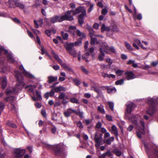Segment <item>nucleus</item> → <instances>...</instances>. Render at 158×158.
I'll list each match as a JSON object with an SVG mask.
<instances>
[{"mask_svg":"<svg viewBox=\"0 0 158 158\" xmlns=\"http://www.w3.org/2000/svg\"><path fill=\"white\" fill-rule=\"evenodd\" d=\"M76 110L72 109L71 108L68 109L66 110L64 112V114L66 117H69L72 113H75Z\"/></svg>","mask_w":158,"mask_h":158,"instance_id":"4468645a","label":"nucleus"},{"mask_svg":"<svg viewBox=\"0 0 158 158\" xmlns=\"http://www.w3.org/2000/svg\"><path fill=\"white\" fill-rule=\"evenodd\" d=\"M76 33L77 35L80 37L82 38L85 37V35L84 33L81 32L79 30L77 29L76 31Z\"/></svg>","mask_w":158,"mask_h":158,"instance_id":"c756f323","label":"nucleus"},{"mask_svg":"<svg viewBox=\"0 0 158 158\" xmlns=\"http://www.w3.org/2000/svg\"><path fill=\"white\" fill-rule=\"evenodd\" d=\"M76 29V27L74 26H70L69 27V30L68 31L69 32L72 33L73 34H74V31Z\"/></svg>","mask_w":158,"mask_h":158,"instance_id":"72a5a7b5","label":"nucleus"},{"mask_svg":"<svg viewBox=\"0 0 158 158\" xmlns=\"http://www.w3.org/2000/svg\"><path fill=\"white\" fill-rule=\"evenodd\" d=\"M48 82L49 83H51L57 80V77H53L51 76L48 77Z\"/></svg>","mask_w":158,"mask_h":158,"instance_id":"4be33fe9","label":"nucleus"},{"mask_svg":"<svg viewBox=\"0 0 158 158\" xmlns=\"http://www.w3.org/2000/svg\"><path fill=\"white\" fill-rule=\"evenodd\" d=\"M15 77L18 81L19 85H17L16 89L15 88L10 87L7 89L6 90V94L8 95L12 94H15L18 91V89H20L23 87L25 85L23 81V77L21 74L18 71L15 72Z\"/></svg>","mask_w":158,"mask_h":158,"instance_id":"f257e3e1","label":"nucleus"},{"mask_svg":"<svg viewBox=\"0 0 158 158\" xmlns=\"http://www.w3.org/2000/svg\"><path fill=\"white\" fill-rule=\"evenodd\" d=\"M32 98L33 100L34 101L38 100L40 99V94L39 92L37 91L35 93H34L33 94V96L32 97Z\"/></svg>","mask_w":158,"mask_h":158,"instance_id":"412c9836","label":"nucleus"},{"mask_svg":"<svg viewBox=\"0 0 158 158\" xmlns=\"http://www.w3.org/2000/svg\"><path fill=\"white\" fill-rule=\"evenodd\" d=\"M82 44V41L81 40H77L75 42V45L76 46H81Z\"/></svg>","mask_w":158,"mask_h":158,"instance_id":"864d4df0","label":"nucleus"},{"mask_svg":"<svg viewBox=\"0 0 158 158\" xmlns=\"http://www.w3.org/2000/svg\"><path fill=\"white\" fill-rule=\"evenodd\" d=\"M55 90L56 92H59L61 91H64L66 90V89L61 86H59L55 88Z\"/></svg>","mask_w":158,"mask_h":158,"instance_id":"cd10ccee","label":"nucleus"},{"mask_svg":"<svg viewBox=\"0 0 158 158\" xmlns=\"http://www.w3.org/2000/svg\"><path fill=\"white\" fill-rule=\"evenodd\" d=\"M41 54L42 55H44V54H45L46 55H48V56H49L48 55V52L46 51V50L43 47H41Z\"/></svg>","mask_w":158,"mask_h":158,"instance_id":"a18cd8bd","label":"nucleus"},{"mask_svg":"<svg viewBox=\"0 0 158 158\" xmlns=\"http://www.w3.org/2000/svg\"><path fill=\"white\" fill-rule=\"evenodd\" d=\"M66 50L73 57H76L77 56V52L76 50L73 48L74 46V44L72 43L68 44L66 45Z\"/></svg>","mask_w":158,"mask_h":158,"instance_id":"39448f33","label":"nucleus"},{"mask_svg":"<svg viewBox=\"0 0 158 158\" xmlns=\"http://www.w3.org/2000/svg\"><path fill=\"white\" fill-rule=\"evenodd\" d=\"M116 89L114 88L108 89H107V92L108 93H111L114 92L116 91Z\"/></svg>","mask_w":158,"mask_h":158,"instance_id":"de8ad7c7","label":"nucleus"},{"mask_svg":"<svg viewBox=\"0 0 158 158\" xmlns=\"http://www.w3.org/2000/svg\"><path fill=\"white\" fill-rule=\"evenodd\" d=\"M134 42L136 44H137L139 46L141 47L143 49L145 50H147V48L143 47V45L142 44L140 40L138 39L135 40L134 41Z\"/></svg>","mask_w":158,"mask_h":158,"instance_id":"c85d7f7f","label":"nucleus"},{"mask_svg":"<svg viewBox=\"0 0 158 158\" xmlns=\"http://www.w3.org/2000/svg\"><path fill=\"white\" fill-rule=\"evenodd\" d=\"M12 1L15 4L16 6L19 7L22 9L24 8L25 6L23 4L21 3L17 0H12Z\"/></svg>","mask_w":158,"mask_h":158,"instance_id":"6ab92c4d","label":"nucleus"},{"mask_svg":"<svg viewBox=\"0 0 158 158\" xmlns=\"http://www.w3.org/2000/svg\"><path fill=\"white\" fill-rule=\"evenodd\" d=\"M112 156L111 153L109 151H108L107 152L102 154L101 155L99 156L100 157L102 158H105L106 156L108 157H110Z\"/></svg>","mask_w":158,"mask_h":158,"instance_id":"393cba45","label":"nucleus"},{"mask_svg":"<svg viewBox=\"0 0 158 158\" xmlns=\"http://www.w3.org/2000/svg\"><path fill=\"white\" fill-rule=\"evenodd\" d=\"M52 148L56 155H60L62 153L63 148L62 145L60 144H57L53 146Z\"/></svg>","mask_w":158,"mask_h":158,"instance_id":"1a4fd4ad","label":"nucleus"},{"mask_svg":"<svg viewBox=\"0 0 158 158\" xmlns=\"http://www.w3.org/2000/svg\"><path fill=\"white\" fill-rule=\"evenodd\" d=\"M61 18V16H55L51 18L50 20V22L52 23H56L58 22H61L62 21H60V18Z\"/></svg>","mask_w":158,"mask_h":158,"instance_id":"a211bd4d","label":"nucleus"},{"mask_svg":"<svg viewBox=\"0 0 158 158\" xmlns=\"http://www.w3.org/2000/svg\"><path fill=\"white\" fill-rule=\"evenodd\" d=\"M98 111L102 114H104L105 113V111L104 109V106L102 104L98 106Z\"/></svg>","mask_w":158,"mask_h":158,"instance_id":"7c9ffc66","label":"nucleus"},{"mask_svg":"<svg viewBox=\"0 0 158 158\" xmlns=\"http://www.w3.org/2000/svg\"><path fill=\"white\" fill-rule=\"evenodd\" d=\"M76 112L75 114L77 115H78L81 118H83V112H78L76 110Z\"/></svg>","mask_w":158,"mask_h":158,"instance_id":"8fccbe9b","label":"nucleus"},{"mask_svg":"<svg viewBox=\"0 0 158 158\" xmlns=\"http://www.w3.org/2000/svg\"><path fill=\"white\" fill-rule=\"evenodd\" d=\"M56 30L54 29H52L51 30L47 29L45 31L46 34L48 36L51 35V33H52L54 34L56 33Z\"/></svg>","mask_w":158,"mask_h":158,"instance_id":"5701e85b","label":"nucleus"},{"mask_svg":"<svg viewBox=\"0 0 158 158\" xmlns=\"http://www.w3.org/2000/svg\"><path fill=\"white\" fill-rule=\"evenodd\" d=\"M6 155L3 149L1 148L0 150V157L3 158L6 156Z\"/></svg>","mask_w":158,"mask_h":158,"instance_id":"4c0bfd02","label":"nucleus"},{"mask_svg":"<svg viewBox=\"0 0 158 158\" xmlns=\"http://www.w3.org/2000/svg\"><path fill=\"white\" fill-rule=\"evenodd\" d=\"M100 51L101 54L98 57V59L99 60L102 61L103 60V57L105 56L104 52L108 53L107 50L108 48L107 44L105 43H102L101 45Z\"/></svg>","mask_w":158,"mask_h":158,"instance_id":"20e7f679","label":"nucleus"},{"mask_svg":"<svg viewBox=\"0 0 158 158\" xmlns=\"http://www.w3.org/2000/svg\"><path fill=\"white\" fill-rule=\"evenodd\" d=\"M12 20L14 22H15L16 23H20V21H19V20L16 18H13Z\"/></svg>","mask_w":158,"mask_h":158,"instance_id":"69168bd1","label":"nucleus"},{"mask_svg":"<svg viewBox=\"0 0 158 158\" xmlns=\"http://www.w3.org/2000/svg\"><path fill=\"white\" fill-rule=\"evenodd\" d=\"M124 44L125 47L127 48L130 51H133V49L132 48L131 45L127 43V42L125 41L124 42Z\"/></svg>","mask_w":158,"mask_h":158,"instance_id":"f704fd0d","label":"nucleus"},{"mask_svg":"<svg viewBox=\"0 0 158 158\" xmlns=\"http://www.w3.org/2000/svg\"><path fill=\"white\" fill-rule=\"evenodd\" d=\"M70 101L72 103H77L78 101L77 99L75 98H72L70 99Z\"/></svg>","mask_w":158,"mask_h":158,"instance_id":"6e6d98bb","label":"nucleus"},{"mask_svg":"<svg viewBox=\"0 0 158 158\" xmlns=\"http://www.w3.org/2000/svg\"><path fill=\"white\" fill-rule=\"evenodd\" d=\"M65 73L64 72H61L60 73V76L59 77V80L60 81H63L65 80Z\"/></svg>","mask_w":158,"mask_h":158,"instance_id":"b1692460","label":"nucleus"},{"mask_svg":"<svg viewBox=\"0 0 158 158\" xmlns=\"http://www.w3.org/2000/svg\"><path fill=\"white\" fill-rule=\"evenodd\" d=\"M41 114L42 115L44 118L46 117V112L45 110H42L41 111Z\"/></svg>","mask_w":158,"mask_h":158,"instance_id":"bf43d9fd","label":"nucleus"},{"mask_svg":"<svg viewBox=\"0 0 158 158\" xmlns=\"http://www.w3.org/2000/svg\"><path fill=\"white\" fill-rule=\"evenodd\" d=\"M89 55V52H86L82 55V58L84 60L88 58V57Z\"/></svg>","mask_w":158,"mask_h":158,"instance_id":"603ef678","label":"nucleus"},{"mask_svg":"<svg viewBox=\"0 0 158 158\" xmlns=\"http://www.w3.org/2000/svg\"><path fill=\"white\" fill-rule=\"evenodd\" d=\"M102 75L104 77H109V74L107 73H106L104 72L101 73Z\"/></svg>","mask_w":158,"mask_h":158,"instance_id":"0e129e2a","label":"nucleus"},{"mask_svg":"<svg viewBox=\"0 0 158 158\" xmlns=\"http://www.w3.org/2000/svg\"><path fill=\"white\" fill-rule=\"evenodd\" d=\"M123 72L124 71L123 70H121L118 69L115 71V73L117 74H118V76H120L122 75L123 73Z\"/></svg>","mask_w":158,"mask_h":158,"instance_id":"49530a36","label":"nucleus"},{"mask_svg":"<svg viewBox=\"0 0 158 158\" xmlns=\"http://www.w3.org/2000/svg\"><path fill=\"white\" fill-rule=\"evenodd\" d=\"M107 46L108 48V49L107 50V52H108V51L109 50H110L111 52H112L113 53H115L116 52V51H115V50L114 48L113 47H110V48H109L108 46L107 45Z\"/></svg>","mask_w":158,"mask_h":158,"instance_id":"4d7b16f0","label":"nucleus"},{"mask_svg":"<svg viewBox=\"0 0 158 158\" xmlns=\"http://www.w3.org/2000/svg\"><path fill=\"white\" fill-rule=\"evenodd\" d=\"M83 10H85L82 7H79L76 8L75 10H71L72 13L73 12V15H74L81 12L82 13Z\"/></svg>","mask_w":158,"mask_h":158,"instance_id":"f3484780","label":"nucleus"},{"mask_svg":"<svg viewBox=\"0 0 158 158\" xmlns=\"http://www.w3.org/2000/svg\"><path fill=\"white\" fill-rule=\"evenodd\" d=\"M89 35L90 36H92V35H94V31L91 27H90L89 28Z\"/></svg>","mask_w":158,"mask_h":158,"instance_id":"09e8293b","label":"nucleus"},{"mask_svg":"<svg viewBox=\"0 0 158 158\" xmlns=\"http://www.w3.org/2000/svg\"><path fill=\"white\" fill-rule=\"evenodd\" d=\"M6 124L9 127H12L13 128H16V126L15 124L12 123L10 121H7L6 123Z\"/></svg>","mask_w":158,"mask_h":158,"instance_id":"79ce46f5","label":"nucleus"},{"mask_svg":"<svg viewBox=\"0 0 158 158\" xmlns=\"http://www.w3.org/2000/svg\"><path fill=\"white\" fill-rule=\"evenodd\" d=\"M36 87V86L35 85H29L25 87V88H29V90L33 93L35 91V90H34V89H35Z\"/></svg>","mask_w":158,"mask_h":158,"instance_id":"58836bf2","label":"nucleus"},{"mask_svg":"<svg viewBox=\"0 0 158 158\" xmlns=\"http://www.w3.org/2000/svg\"><path fill=\"white\" fill-rule=\"evenodd\" d=\"M34 33L36 35L37 41L38 43L40 44V39L38 35L39 34V32L38 30L36 29H32Z\"/></svg>","mask_w":158,"mask_h":158,"instance_id":"2f4dec72","label":"nucleus"},{"mask_svg":"<svg viewBox=\"0 0 158 158\" xmlns=\"http://www.w3.org/2000/svg\"><path fill=\"white\" fill-rule=\"evenodd\" d=\"M112 132L116 136H118V133L117 127L115 125H113L111 127Z\"/></svg>","mask_w":158,"mask_h":158,"instance_id":"bb28decb","label":"nucleus"},{"mask_svg":"<svg viewBox=\"0 0 158 158\" xmlns=\"http://www.w3.org/2000/svg\"><path fill=\"white\" fill-rule=\"evenodd\" d=\"M72 12L71 10L65 12V15L62 16L60 18V21L64 20L72 21L73 19V17L71 15Z\"/></svg>","mask_w":158,"mask_h":158,"instance_id":"6e6552de","label":"nucleus"},{"mask_svg":"<svg viewBox=\"0 0 158 158\" xmlns=\"http://www.w3.org/2000/svg\"><path fill=\"white\" fill-rule=\"evenodd\" d=\"M19 69L23 74L27 77L30 78H35L34 76L32 74H30L27 71L24 69L23 65H21L19 67Z\"/></svg>","mask_w":158,"mask_h":158,"instance_id":"9b49d317","label":"nucleus"},{"mask_svg":"<svg viewBox=\"0 0 158 158\" xmlns=\"http://www.w3.org/2000/svg\"><path fill=\"white\" fill-rule=\"evenodd\" d=\"M125 74L126 75V78L128 80L132 79L135 78L133 73L131 71L126 72Z\"/></svg>","mask_w":158,"mask_h":158,"instance_id":"dca6fc26","label":"nucleus"},{"mask_svg":"<svg viewBox=\"0 0 158 158\" xmlns=\"http://www.w3.org/2000/svg\"><path fill=\"white\" fill-rule=\"evenodd\" d=\"M81 68L82 71L85 74H88L89 73V72L86 70L85 68L82 66L81 67Z\"/></svg>","mask_w":158,"mask_h":158,"instance_id":"5fc2aeb1","label":"nucleus"},{"mask_svg":"<svg viewBox=\"0 0 158 158\" xmlns=\"http://www.w3.org/2000/svg\"><path fill=\"white\" fill-rule=\"evenodd\" d=\"M140 124L142 125V127H139L137 131V135L139 138H141L142 136L145 134V124L143 120L140 121Z\"/></svg>","mask_w":158,"mask_h":158,"instance_id":"423d86ee","label":"nucleus"},{"mask_svg":"<svg viewBox=\"0 0 158 158\" xmlns=\"http://www.w3.org/2000/svg\"><path fill=\"white\" fill-rule=\"evenodd\" d=\"M73 81L74 83L77 86L81 84L80 81L77 79H73Z\"/></svg>","mask_w":158,"mask_h":158,"instance_id":"37998d69","label":"nucleus"},{"mask_svg":"<svg viewBox=\"0 0 158 158\" xmlns=\"http://www.w3.org/2000/svg\"><path fill=\"white\" fill-rule=\"evenodd\" d=\"M101 30L102 31H110V28L109 27L106 26L104 24H103L101 27Z\"/></svg>","mask_w":158,"mask_h":158,"instance_id":"a878e982","label":"nucleus"},{"mask_svg":"<svg viewBox=\"0 0 158 158\" xmlns=\"http://www.w3.org/2000/svg\"><path fill=\"white\" fill-rule=\"evenodd\" d=\"M110 30H111L113 31H117L118 28L117 27V26L115 25H111L110 27Z\"/></svg>","mask_w":158,"mask_h":158,"instance_id":"ea45409f","label":"nucleus"},{"mask_svg":"<svg viewBox=\"0 0 158 158\" xmlns=\"http://www.w3.org/2000/svg\"><path fill=\"white\" fill-rule=\"evenodd\" d=\"M1 82L2 88L4 89L7 86V79L6 77H0V82Z\"/></svg>","mask_w":158,"mask_h":158,"instance_id":"2eb2a0df","label":"nucleus"},{"mask_svg":"<svg viewBox=\"0 0 158 158\" xmlns=\"http://www.w3.org/2000/svg\"><path fill=\"white\" fill-rule=\"evenodd\" d=\"M107 10L106 9L104 8L102 10V13L103 15H105L107 13Z\"/></svg>","mask_w":158,"mask_h":158,"instance_id":"680f3d73","label":"nucleus"},{"mask_svg":"<svg viewBox=\"0 0 158 158\" xmlns=\"http://www.w3.org/2000/svg\"><path fill=\"white\" fill-rule=\"evenodd\" d=\"M65 94L64 93H61L59 96V98L60 99L63 98L65 97Z\"/></svg>","mask_w":158,"mask_h":158,"instance_id":"e2e57ef3","label":"nucleus"},{"mask_svg":"<svg viewBox=\"0 0 158 158\" xmlns=\"http://www.w3.org/2000/svg\"><path fill=\"white\" fill-rule=\"evenodd\" d=\"M53 68L55 70H59L60 69V67L58 65H54L52 66Z\"/></svg>","mask_w":158,"mask_h":158,"instance_id":"774afa93","label":"nucleus"},{"mask_svg":"<svg viewBox=\"0 0 158 158\" xmlns=\"http://www.w3.org/2000/svg\"><path fill=\"white\" fill-rule=\"evenodd\" d=\"M86 11L83 10L78 18L79 23L81 25H82L83 23L84 17H86Z\"/></svg>","mask_w":158,"mask_h":158,"instance_id":"ddd939ff","label":"nucleus"},{"mask_svg":"<svg viewBox=\"0 0 158 158\" xmlns=\"http://www.w3.org/2000/svg\"><path fill=\"white\" fill-rule=\"evenodd\" d=\"M101 137H98L97 134L96 133L94 136V140L96 143L95 146L98 149L101 143Z\"/></svg>","mask_w":158,"mask_h":158,"instance_id":"f8f14e48","label":"nucleus"},{"mask_svg":"<svg viewBox=\"0 0 158 158\" xmlns=\"http://www.w3.org/2000/svg\"><path fill=\"white\" fill-rule=\"evenodd\" d=\"M3 52L7 56L8 61L11 63H14L15 60L12 56V54L10 53H8L7 50L5 49L0 46V53Z\"/></svg>","mask_w":158,"mask_h":158,"instance_id":"9d476101","label":"nucleus"},{"mask_svg":"<svg viewBox=\"0 0 158 158\" xmlns=\"http://www.w3.org/2000/svg\"><path fill=\"white\" fill-rule=\"evenodd\" d=\"M133 126L132 125H129L127 128V130L129 131H132L133 129Z\"/></svg>","mask_w":158,"mask_h":158,"instance_id":"13d9d810","label":"nucleus"},{"mask_svg":"<svg viewBox=\"0 0 158 158\" xmlns=\"http://www.w3.org/2000/svg\"><path fill=\"white\" fill-rule=\"evenodd\" d=\"M51 53L53 56L58 61L59 63L61 60L59 57L54 52L52 51Z\"/></svg>","mask_w":158,"mask_h":158,"instance_id":"c9c22d12","label":"nucleus"},{"mask_svg":"<svg viewBox=\"0 0 158 158\" xmlns=\"http://www.w3.org/2000/svg\"><path fill=\"white\" fill-rule=\"evenodd\" d=\"M124 83V80L123 79H120L116 81L115 84L116 85H121L123 84Z\"/></svg>","mask_w":158,"mask_h":158,"instance_id":"c03bdc74","label":"nucleus"},{"mask_svg":"<svg viewBox=\"0 0 158 158\" xmlns=\"http://www.w3.org/2000/svg\"><path fill=\"white\" fill-rule=\"evenodd\" d=\"M157 102L158 104V98L154 97L153 98L149 99L148 100V103L150 104L149 108L147 110V114L152 115L155 113L156 111V109L154 104Z\"/></svg>","mask_w":158,"mask_h":158,"instance_id":"7ed1b4c3","label":"nucleus"},{"mask_svg":"<svg viewBox=\"0 0 158 158\" xmlns=\"http://www.w3.org/2000/svg\"><path fill=\"white\" fill-rule=\"evenodd\" d=\"M114 152L117 156H120L121 155V152L118 150L115 149L114 151Z\"/></svg>","mask_w":158,"mask_h":158,"instance_id":"3c124183","label":"nucleus"},{"mask_svg":"<svg viewBox=\"0 0 158 158\" xmlns=\"http://www.w3.org/2000/svg\"><path fill=\"white\" fill-rule=\"evenodd\" d=\"M136 17L139 20H141L142 19V15L141 14H139L138 15L136 14V16L135 17V18Z\"/></svg>","mask_w":158,"mask_h":158,"instance_id":"052dcab7","label":"nucleus"},{"mask_svg":"<svg viewBox=\"0 0 158 158\" xmlns=\"http://www.w3.org/2000/svg\"><path fill=\"white\" fill-rule=\"evenodd\" d=\"M59 63L61 65L62 67L64 69H67L69 70H71V68L67 65L62 60Z\"/></svg>","mask_w":158,"mask_h":158,"instance_id":"aec40b11","label":"nucleus"},{"mask_svg":"<svg viewBox=\"0 0 158 158\" xmlns=\"http://www.w3.org/2000/svg\"><path fill=\"white\" fill-rule=\"evenodd\" d=\"M107 104L108 105L110 108V109L112 111H113L114 110V104L113 102H107Z\"/></svg>","mask_w":158,"mask_h":158,"instance_id":"e433bc0d","label":"nucleus"},{"mask_svg":"<svg viewBox=\"0 0 158 158\" xmlns=\"http://www.w3.org/2000/svg\"><path fill=\"white\" fill-rule=\"evenodd\" d=\"M158 64V61H153L151 63V64L153 66H156Z\"/></svg>","mask_w":158,"mask_h":158,"instance_id":"338daca9","label":"nucleus"},{"mask_svg":"<svg viewBox=\"0 0 158 158\" xmlns=\"http://www.w3.org/2000/svg\"><path fill=\"white\" fill-rule=\"evenodd\" d=\"M94 35H92V36H90L91 37L90 44L92 45H94L97 43V39L95 37H93Z\"/></svg>","mask_w":158,"mask_h":158,"instance_id":"473e14b6","label":"nucleus"},{"mask_svg":"<svg viewBox=\"0 0 158 158\" xmlns=\"http://www.w3.org/2000/svg\"><path fill=\"white\" fill-rule=\"evenodd\" d=\"M62 36L63 39L64 40H65L67 39L68 37V35L67 33H65L64 32L62 31L61 32Z\"/></svg>","mask_w":158,"mask_h":158,"instance_id":"a19ab883","label":"nucleus"},{"mask_svg":"<svg viewBox=\"0 0 158 158\" xmlns=\"http://www.w3.org/2000/svg\"><path fill=\"white\" fill-rule=\"evenodd\" d=\"M135 104L132 102H128L127 104V108L126 109L125 113V116L127 119H128L130 121L137 126H138L137 124V118L135 115H133L131 117H130V115L131 112L133 110L135 107Z\"/></svg>","mask_w":158,"mask_h":158,"instance_id":"f03ea898","label":"nucleus"},{"mask_svg":"<svg viewBox=\"0 0 158 158\" xmlns=\"http://www.w3.org/2000/svg\"><path fill=\"white\" fill-rule=\"evenodd\" d=\"M25 152V149L20 148L15 149L14 151V158H22Z\"/></svg>","mask_w":158,"mask_h":158,"instance_id":"0eeeda50","label":"nucleus"}]
</instances>
